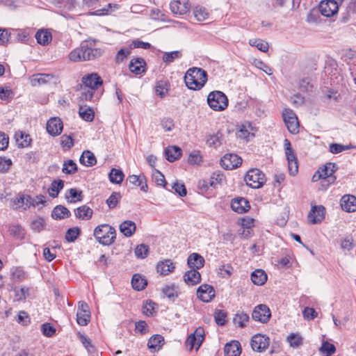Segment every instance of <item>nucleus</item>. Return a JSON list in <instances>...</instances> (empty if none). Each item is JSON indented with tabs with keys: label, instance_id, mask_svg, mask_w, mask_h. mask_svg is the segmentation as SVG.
Masks as SVG:
<instances>
[{
	"label": "nucleus",
	"instance_id": "1",
	"mask_svg": "<svg viewBox=\"0 0 356 356\" xmlns=\"http://www.w3.org/2000/svg\"><path fill=\"white\" fill-rule=\"evenodd\" d=\"M103 52L102 49L95 47L92 42L85 40L79 47L72 50L68 57L74 62L92 60L100 57Z\"/></svg>",
	"mask_w": 356,
	"mask_h": 356
},
{
	"label": "nucleus",
	"instance_id": "2",
	"mask_svg": "<svg viewBox=\"0 0 356 356\" xmlns=\"http://www.w3.org/2000/svg\"><path fill=\"white\" fill-rule=\"evenodd\" d=\"M184 81L189 89L200 90L207 81V73L200 67L189 68L184 76Z\"/></svg>",
	"mask_w": 356,
	"mask_h": 356
},
{
	"label": "nucleus",
	"instance_id": "3",
	"mask_svg": "<svg viewBox=\"0 0 356 356\" xmlns=\"http://www.w3.org/2000/svg\"><path fill=\"white\" fill-rule=\"evenodd\" d=\"M94 236L102 244H112L116 238L115 229L107 224L97 226L94 230Z\"/></svg>",
	"mask_w": 356,
	"mask_h": 356
},
{
	"label": "nucleus",
	"instance_id": "4",
	"mask_svg": "<svg viewBox=\"0 0 356 356\" xmlns=\"http://www.w3.org/2000/svg\"><path fill=\"white\" fill-rule=\"evenodd\" d=\"M209 106L214 111H223L228 106V99L221 91L211 92L207 97Z\"/></svg>",
	"mask_w": 356,
	"mask_h": 356
},
{
	"label": "nucleus",
	"instance_id": "5",
	"mask_svg": "<svg viewBox=\"0 0 356 356\" xmlns=\"http://www.w3.org/2000/svg\"><path fill=\"white\" fill-rule=\"evenodd\" d=\"M246 184L252 188H259L265 183L266 179L264 173L259 169H251L244 178Z\"/></svg>",
	"mask_w": 356,
	"mask_h": 356
},
{
	"label": "nucleus",
	"instance_id": "6",
	"mask_svg": "<svg viewBox=\"0 0 356 356\" xmlns=\"http://www.w3.org/2000/svg\"><path fill=\"white\" fill-rule=\"evenodd\" d=\"M204 339V330L202 327H199L187 337L185 345L190 350H192L195 346L196 349H198Z\"/></svg>",
	"mask_w": 356,
	"mask_h": 356
},
{
	"label": "nucleus",
	"instance_id": "7",
	"mask_svg": "<svg viewBox=\"0 0 356 356\" xmlns=\"http://www.w3.org/2000/svg\"><path fill=\"white\" fill-rule=\"evenodd\" d=\"M282 115L288 130L291 134H297L299 131V122L295 113L290 108H285Z\"/></svg>",
	"mask_w": 356,
	"mask_h": 356
},
{
	"label": "nucleus",
	"instance_id": "8",
	"mask_svg": "<svg viewBox=\"0 0 356 356\" xmlns=\"http://www.w3.org/2000/svg\"><path fill=\"white\" fill-rule=\"evenodd\" d=\"M318 8L321 15L330 17L338 13L339 4L335 0H323L319 3Z\"/></svg>",
	"mask_w": 356,
	"mask_h": 356
},
{
	"label": "nucleus",
	"instance_id": "9",
	"mask_svg": "<svg viewBox=\"0 0 356 356\" xmlns=\"http://www.w3.org/2000/svg\"><path fill=\"white\" fill-rule=\"evenodd\" d=\"M270 339L264 334H255L251 339V346L254 351L261 353L269 346Z\"/></svg>",
	"mask_w": 356,
	"mask_h": 356
},
{
	"label": "nucleus",
	"instance_id": "10",
	"mask_svg": "<svg viewBox=\"0 0 356 356\" xmlns=\"http://www.w3.org/2000/svg\"><path fill=\"white\" fill-rule=\"evenodd\" d=\"M242 163V159L235 154H226L220 159V165L225 170L237 168Z\"/></svg>",
	"mask_w": 356,
	"mask_h": 356
},
{
	"label": "nucleus",
	"instance_id": "11",
	"mask_svg": "<svg viewBox=\"0 0 356 356\" xmlns=\"http://www.w3.org/2000/svg\"><path fill=\"white\" fill-rule=\"evenodd\" d=\"M271 316V312L268 307L266 305H259L254 309L252 317L254 320L266 323L269 321Z\"/></svg>",
	"mask_w": 356,
	"mask_h": 356
},
{
	"label": "nucleus",
	"instance_id": "12",
	"mask_svg": "<svg viewBox=\"0 0 356 356\" xmlns=\"http://www.w3.org/2000/svg\"><path fill=\"white\" fill-rule=\"evenodd\" d=\"M197 296L202 302H209L215 297V290L211 285L202 284L198 287Z\"/></svg>",
	"mask_w": 356,
	"mask_h": 356
},
{
	"label": "nucleus",
	"instance_id": "13",
	"mask_svg": "<svg viewBox=\"0 0 356 356\" xmlns=\"http://www.w3.org/2000/svg\"><path fill=\"white\" fill-rule=\"evenodd\" d=\"M337 169L338 167L335 163H327L318 169V172L322 174L323 180L327 179L330 184L334 182L336 177L333 176V174L337 171Z\"/></svg>",
	"mask_w": 356,
	"mask_h": 356
},
{
	"label": "nucleus",
	"instance_id": "14",
	"mask_svg": "<svg viewBox=\"0 0 356 356\" xmlns=\"http://www.w3.org/2000/svg\"><path fill=\"white\" fill-rule=\"evenodd\" d=\"M325 209L323 206H314L308 214V218L312 224H318L325 218Z\"/></svg>",
	"mask_w": 356,
	"mask_h": 356
},
{
	"label": "nucleus",
	"instance_id": "15",
	"mask_svg": "<svg viewBox=\"0 0 356 356\" xmlns=\"http://www.w3.org/2000/svg\"><path fill=\"white\" fill-rule=\"evenodd\" d=\"M82 83L88 89L95 90L103 83L101 77L97 73L85 75L82 78Z\"/></svg>",
	"mask_w": 356,
	"mask_h": 356
},
{
	"label": "nucleus",
	"instance_id": "16",
	"mask_svg": "<svg viewBox=\"0 0 356 356\" xmlns=\"http://www.w3.org/2000/svg\"><path fill=\"white\" fill-rule=\"evenodd\" d=\"M63 129V122L58 118H52L47 123V131L51 136L60 135Z\"/></svg>",
	"mask_w": 356,
	"mask_h": 356
},
{
	"label": "nucleus",
	"instance_id": "17",
	"mask_svg": "<svg viewBox=\"0 0 356 356\" xmlns=\"http://www.w3.org/2000/svg\"><path fill=\"white\" fill-rule=\"evenodd\" d=\"M171 11L176 15H184L190 8V3L188 0H175L170 4Z\"/></svg>",
	"mask_w": 356,
	"mask_h": 356
},
{
	"label": "nucleus",
	"instance_id": "18",
	"mask_svg": "<svg viewBox=\"0 0 356 356\" xmlns=\"http://www.w3.org/2000/svg\"><path fill=\"white\" fill-rule=\"evenodd\" d=\"M231 207L233 211L238 213H243L249 211L250 205L249 202L244 197H238L232 200Z\"/></svg>",
	"mask_w": 356,
	"mask_h": 356
},
{
	"label": "nucleus",
	"instance_id": "19",
	"mask_svg": "<svg viewBox=\"0 0 356 356\" xmlns=\"http://www.w3.org/2000/svg\"><path fill=\"white\" fill-rule=\"evenodd\" d=\"M341 207L346 212L356 211V197L352 195H345L341 200Z\"/></svg>",
	"mask_w": 356,
	"mask_h": 356
},
{
	"label": "nucleus",
	"instance_id": "20",
	"mask_svg": "<svg viewBox=\"0 0 356 356\" xmlns=\"http://www.w3.org/2000/svg\"><path fill=\"white\" fill-rule=\"evenodd\" d=\"M198 268H191L185 273L184 280L188 285L194 286L197 284L201 280L200 273L197 270Z\"/></svg>",
	"mask_w": 356,
	"mask_h": 356
},
{
	"label": "nucleus",
	"instance_id": "21",
	"mask_svg": "<svg viewBox=\"0 0 356 356\" xmlns=\"http://www.w3.org/2000/svg\"><path fill=\"white\" fill-rule=\"evenodd\" d=\"M161 291L170 300L174 302L179 295V287L178 285L172 283L164 286Z\"/></svg>",
	"mask_w": 356,
	"mask_h": 356
},
{
	"label": "nucleus",
	"instance_id": "22",
	"mask_svg": "<svg viewBox=\"0 0 356 356\" xmlns=\"http://www.w3.org/2000/svg\"><path fill=\"white\" fill-rule=\"evenodd\" d=\"M146 63L141 58L131 59L129 65L130 71L136 74H140L145 70Z\"/></svg>",
	"mask_w": 356,
	"mask_h": 356
},
{
	"label": "nucleus",
	"instance_id": "23",
	"mask_svg": "<svg viewBox=\"0 0 356 356\" xmlns=\"http://www.w3.org/2000/svg\"><path fill=\"white\" fill-rule=\"evenodd\" d=\"M225 356H240L241 353V344L237 341L227 343L224 348Z\"/></svg>",
	"mask_w": 356,
	"mask_h": 356
},
{
	"label": "nucleus",
	"instance_id": "24",
	"mask_svg": "<svg viewBox=\"0 0 356 356\" xmlns=\"http://www.w3.org/2000/svg\"><path fill=\"white\" fill-rule=\"evenodd\" d=\"M267 274L261 268H256L255 270L251 273V280L257 286L264 284L267 281Z\"/></svg>",
	"mask_w": 356,
	"mask_h": 356
},
{
	"label": "nucleus",
	"instance_id": "25",
	"mask_svg": "<svg viewBox=\"0 0 356 356\" xmlns=\"http://www.w3.org/2000/svg\"><path fill=\"white\" fill-rule=\"evenodd\" d=\"M70 216L71 212L70 211V210L63 205L56 206L51 212V217L55 220H62L67 218Z\"/></svg>",
	"mask_w": 356,
	"mask_h": 356
},
{
	"label": "nucleus",
	"instance_id": "26",
	"mask_svg": "<svg viewBox=\"0 0 356 356\" xmlns=\"http://www.w3.org/2000/svg\"><path fill=\"white\" fill-rule=\"evenodd\" d=\"M75 216L83 220L90 219L93 214V211L87 205H82L74 210Z\"/></svg>",
	"mask_w": 356,
	"mask_h": 356
},
{
	"label": "nucleus",
	"instance_id": "27",
	"mask_svg": "<svg viewBox=\"0 0 356 356\" xmlns=\"http://www.w3.org/2000/svg\"><path fill=\"white\" fill-rule=\"evenodd\" d=\"M166 159L169 162H174L181 156V149L177 146H170L165 149Z\"/></svg>",
	"mask_w": 356,
	"mask_h": 356
},
{
	"label": "nucleus",
	"instance_id": "28",
	"mask_svg": "<svg viewBox=\"0 0 356 356\" xmlns=\"http://www.w3.org/2000/svg\"><path fill=\"white\" fill-rule=\"evenodd\" d=\"M35 37L38 43L43 46L47 45L52 40L51 32L44 29L38 30Z\"/></svg>",
	"mask_w": 356,
	"mask_h": 356
},
{
	"label": "nucleus",
	"instance_id": "29",
	"mask_svg": "<svg viewBox=\"0 0 356 356\" xmlns=\"http://www.w3.org/2000/svg\"><path fill=\"white\" fill-rule=\"evenodd\" d=\"M136 229V223L131 220H125L120 225V232L127 237L131 236Z\"/></svg>",
	"mask_w": 356,
	"mask_h": 356
},
{
	"label": "nucleus",
	"instance_id": "30",
	"mask_svg": "<svg viewBox=\"0 0 356 356\" xmlns=\"http://www.w3.org/2000/svg\"><path fill=\"white\" fill-rule=\"evenodd\" d=\"M164 343V338L160 334L153 335L147 343L148 348L154 351L159 350Z\"/></svg>",
	"mask_w": 356,
	"mask_h": 356
},
{
	"label": "nucleus",
	"instance_id": "31",
	"mask_svg": "<svg viewBox=\"0 0 356 356\" xmlns=\"http://www.w3.org/2000/svg\"><path fill=\"white\" fill-rule=\"evenodd\" d=\"M79 161L82 165L86 166H93L97 163L96 157L90 150L83 151L79 159Z\"/></svg>",
	"mask_w": 356,
	"mask_h": 356
},
{
	"label": "nucleus",
	"instance_id": "32",
	"mask_svg": "<svg viewBox=\"0 0 356 356\" xmlns=\"http://www.w3.org/2000/svg\"><path fill=\"white\" fill-rule=\"evenodd\" d=\"M83 197L82 191L76 188H70L65 194V199L69 203L81 202L83 200Z\"/></svg>",
	"mask_w": 356,
	"mask_h": 356
},
{
	"label": "nucleus",
	"instance_id": "33",
	"mask_svg": "<svg viewBox=\"0 0 356 356\" xmlns=\"http://www.w3.org/2000/svg\"><path fill=\"white\" fill-rule=\"evenodd\" d=\"M131 285L135 290L141 291L147 285V281L141 275L134 274L131 279Z\"/></svg>",
	"mask_w": 356,
	"mask_h": 356
},
{
	"label": "nucleus",
	"instance_id": "34",
	"mask_svg": "<svg viewBox=\"0 0 356 356\" xmlns=\"http://www.w3.org/2000/svg\"><path fill=\"white\" fill-rule=\"evenodd\" d=\"M79 116L86 122H92L95 118L94 111L90 107H86V105H79Z\"/></svg>",
	"mask_w": 356,
	"mask_h": 356
},
{
	"label": "nucleus",
	"instance_id": "35",
	"mask_svg": "<svg viewBox=\"0 0 356 356\" xmlns=\"http://www.w3.org/2000/svg\"><path fill=\"white\" fill-rule=\"evenodd\" d=\"M188 267H203L204 265V259L198 253H192L187 259Z\"/></svg>",
	"mask_w": 356,
	"mask_h": 356
},
{
	"label": "nucleus",
	"instance_id": "36",
	"mask_svg": "<svg viewBox=\"0 0 356 356\" xmlns=\"http://www.w3.org/2000/svg\"><path fill=\"white\" fill-rule=\"evenodd\" d=\"M15 139L17 143L18 147L24 148L29 147L31 143L30 136L25 132L19 131L15 134Z\"/></svg>",
	"mask_w": 356,
	"mask_h": 356
},
{
	"label": "nucleus",
	"instance_id": "37",
	"mask_svg": "<svg viewBox=\"0 0 356 356\" xmlns=\"http://www.w3.org/2000/svg\"><path fill=\"white\" fill-rule=\"evenodd\" d=\"M64 187V181L61 179H56L54 180L51 186L49 188V195L55 198L58 195L59 192Z\"/></svg>",
	"mask_w": 356,
	"mask_h": 356
},
{
	"label": "nucleus",
	"instance_id": "38",
	"mask_svg": "<svg viewBox=\"0 0 356 356\" xmlns=\"http://www.w3.org/2000/svg\"><path fill=\"white\" fill-rule=\"evenodd\" d=\"M53 78L54 76L50 74H39L33 76L31 79V83L34 86L45 84L49 82Z\"/></svg>",
	"mask_w": 356,
	"mask_h": 356
},
{
	"label": "nucleus",
	"instance_id": "39",
	"mask_svg": "<svg viewBox=\"0 0 356 356\" xmlns=\"http://www.w3.org/2000/svg\"><path fill=\"white\" fill-rule=\"evenodd\" d=\"M108 177L111 182L119 184L123 181L124 175L121 170L112 168Z\"/></svg>",
	"mask_w": 356,
	"mask_h": 356
},
{
	"label": "nucleus",
	"instance_id": "40",
	"mask_svg": "<svg viewBox=\"0 0 356 356\" xmlns=\"http://www.w3.org/2000/svg\"><path fill=\"white\" fill-rule=\"evenodd\" d=\"M193 14L196 19L199 22L204 21L209 18V13L203 6H197L193 9Z\"/></svg>",
	"mask_w": 356,
	"mask_h": 356
},
{
	"label": "nucleus",
	"instance_id": "41",
	"mask_svg": "<svg viewBox=\"0 0 356 356\" xmlns=\"http://www.w3.org/2000/svg\"><path fill=\"white\" fill-rule=\"evenodd\" d=\"M24 206L25 209L26 208H29L31 206L36 207L38 206L40 204H44L45 202V197L44 195H38V199L39 200L38 202H34L33 197H32L29 195H24Z\"/></svg>",
	"mask_w": 356,
	"mask_h": 356
},
{
	"label": "nucleus",
	"instance_id": "42",
	"mask_svg": "<svg viewBox=\"0 0 356 356\" xmlns=\"http://www.w3.org/2000/svg\"><path fill=\"white\" fill-rule=\"evenodd\" d=\"M77 335L88 353H95L96 351L95 347L92 344L90 339L86 335L81 332H78Z\"/></svg>",
	"mask_w": 356,
	"mask_h": 356
},
{
	"label": "nucleus",
	"instance_id": "43",
	"mask_svg": "<svg viewBox=\"0 0 356 356\" xmlns=\"http://www.w3.org/2000/svg\"><path fill=\"white\" fill-rule=\"evenodd\" d=\"M321 13L318 9H312L307 16V22L309 24H318L321 22Z\"/></svg>",
	"mask_w": 356,
	"mask_h": 356
},
{
	"label": "nucleus",
	"instance_id": "44",
	"mask_svg": "<svg viewBox=\"0 0 356 356\" xmlns=\"http://www.w3.org/2000/svg\"><path fill=\"white\" fill-rule=\"evenodd\" d=\"M346 3V16L343 17V22H346L351 15H353L356 12V0H344Z\"/></svg>",
	"mask_w": 356,
	"mask_h": 356
},
{
	"label": "nucleus",
	"instance_id": "45",
	"mask_svg": "<svg viewBox=\"0 0 356 356\" xmlns=\"http://www.w3.org/2000/svg\"><path fill=\"white\" fill-rule=\"evenodd\" d=\"M312 79L309 76L303 77L299 80L298 86L301 91L309 92L313 88Z\"/></svg>",
	"mask_w": 356,
	"mask_h": 356
},
{
	"label": "nucleus",
	"instance_id": "46",
	"mask_svg": "<svg viewBox=\"0 0 356 356\" xmlns=\"http://www.w3.org/2000/svg\"><path fill=\"white\" fill-rule=\"evenodd\" d=\"M224 179L225 177L222 173L219 171L214 172L211 176L208 184L210 186L216 188L218 184H221Z\"/></svg>",
	"mask_w": 356,
	"mask_h": 356
},
{
	"label": "nucleus",
	"instance_id": "47",
	"mask_svg": "<svg viewBox=\"0 0 356 356\" xmlns=\"http://www.w3.org/2000/svg\"><path fill=\"white\" fill-rule=\"evenodd\" d=\"M249 44L252 47H256L262 52H267L269 48L268 43L260 39H251L249 40Z\"/></svg>",
	"mask_w": 356,
	"mask_h": 356
},
{
	"label": "nucleus",
	"instance_id": "48",
	"mask_svg": "<svg viewBox=\"0 0 356 356\" xmlns=\"http://www.w3.org/2000/svg\"><path fill=\"white\" fill-rule=\"evenodd\" d=\"M78 170L76 164L71 159H68L63 163V172L67 175H73Z\"/></svg>",
	"mask_w": 356,
	"mask_h": 356
},
{
	"label": "nucleus",
	"instance_id": "49",
	"mask_svg": "<svg viewBox=\"0 0 356 356\" xmlns=\"http://www.w3.org/2000/svg\"><path fill=\"white\" fill-rule=\"evenodd\" d=\"M119 5L117 3H108L106 6L102 9L95 10L93 14L96 15H104L111 14L115 10L119 8Z\"/></svg>",
	"mask_w": 356,
	"mask_h": 356
},
{
	"label": "nucleus",
	"instance_id": "50",
	"mask_svg": "<svg viewBox=\"0 0 356 356\" xmlns=\"http://www.w3.org/2000/svg\"><path fill=\"white\" fill-rule=\"evenodd\" d=\"M287 341L293 348H298L303 343L302 337L298 334L292 333L287 337Z\"/></svg>",
	"mask_w": 356,
	"mask_h": 356
},
{
	"label": "nucleus",
	"instance_id": "51",
	"mask_svg": "<svg viewBox=\"0 0 356 356\" xmlns=\"http://www.w3.org/2000/svg\"><path fill=\"white\" fill-rule=\"evenodd\" d=\"M81 234V229L78 227H74L67 229L65 239L68 242H74Z\"/></svg>",
	"mask_w": 356,
	"mask_h": 356
},
{
	"label": "nucleus",
	"instance_id": "52",
	"mask_svg": "<svg viewBox=\"0 0 356 356\" xmlns=\"http://www.w3.org/2000/svg\"><path fill=\"white\" fill-rule=\"evenodd\" d=\"M284 147L287 161H293L295 160H297L296 155L294 152V150L291 147V143L287 139L284 140Z\"/></svg>",
	"mask_w": 356,
	"mask_h": 356
},
{
	"label": "nucleus",
	"instance_id": "53",
	"mask_svg": "<svg viewBox=\"0 0 356 356\" xmlns=\"http://www.w3.org/2000/svg\"><path fill=\"white\" fill-rule=\"evenodd\" d=\"M181 57V53L179 51H174L170 52H165L163 55V61L165 63H171L177 58Z\"/></svg>",
	"mask_w": 356,
	"mask_h": 356
},
{
	"label": "nucleus",
	"instance_id": "54",
	"mask_svg": "<svg viewBox=\"0 0 356 356\" xmlns=\"http://www.w3.org/2000/svg\"><path fill=\"white\" fill-rule=\"evenodd\" d=\"M12 31L8 32L6 29L0 28V44L5 45L8 42H13Z\"/></svg>",
	"mask_w": 356,
	"mask_h": 356
},
{
	"label": "nucleus",
	"instance_id": "55",
	"mask_svg": "<svg viewBox=\"0 0 356 356\" xmlns=\"http://www.w3.org/2000/svg\"><path fill=\"white\" fill-rule=\"evenodd\" d=\"M249 320V316L245 313L236 314L234 317L233 321L236 325L240 327H243L245 325V323Z\"/></svg>",
	"mask_w": 356,
	"mask_h": 356
},
{
	"label": "nucleus",
	"instance_id": "56",
	"mask_svg": "<svg viewBox=\"0 0 356 356\" xmlns=\"http://www.w3.org/2000/svg\"><path fill=\"white\" fill-rule=\"evenodd\" d=\"M121 197L122 196L120 193L113 192L110 197L106 200V204L109 209H114L117 206Z\"/></svg>",
	"mask_w": 356,
	"mask_h": 356
},
{
	"label": "nucleus",
	"instance_id": "57",
	"mask_svg": "<svg viewBox=\"0 0 356 356\" xmlns=\"http://www.w3.org/2000/svg\"><path fill=\"white\" fill-rule=\"evenodd\" d=\"M319 350L323 353H325L326 356H331L335 353L336 348L332 343L324 341L323 342Z\"/></svg>",
	"mask_w": 356,
	"mask_h": 356
},
{
	"label": "nucleus",
	"instance_id": "58",
	"mask_svg": "<svg viewBox=\"0 0 356 356\" xmlns=\"http://www.w3.org/2000/svg\"><path fill=\"white\" fill-rule=\"evenodd\" d=\"M254 128L250 122L243 124L239 129V137L248 138L250 134V130L253 131Z\"/></svg>",
	"mask_w": 356,
	"mask_h": 356
},
{
	"label": "nucleus",
	"instance_id": "59",
	"mask_svg": "<svg viewBox=\"0 0 356 356\" xmlns=\"http://www.w3.org/2000/svg\"><path fill=\"white\" fill-rule=\"evenodd\" d=\"M227 312L223 310H216L214 313L216 323L218 325H224L227 321Z\"/></svg>",
	"mask_w": 356,
	"mask_h": 356
},
{
	"label": "nucleus",
	"instance_id": "60",
	"mask_svg": "<svg viewBox=\"0 0 356 356\" xmlns=\"http://www.w3.org/2000/svg\"><path fill=\"white\" fill-rule=\"evenodd\" d=\"M149 252V247L145 244L138 245L135 249V254L138 258L144 259Z\"/></svg>",
	"mask_w": 356,
	"mask_h": 356
},
{
	"label": "nucleus",
	"instance_id": "61",
	"mask_svg": "<svg viewBox=\"0 0 356 356\" xmlns=\"http://www.w3.org/2000/svg\"><path fill=\"white\" fill-rule=\"evenodd\" d=\"M24 195L18 194L11 200V207L13 209L21 208L24 206Z\"/></svg>",
	"mask_w": 356,
	"mask_h": 356
},
{
	"label": "nucleus",
	"instance_id": "62",
	"mask_svg": "<svg viewBox=\"0 0 356 356\" xmlns=\"http://www.w3.org/2000/svg\"><path fill=\"white\" fill-rule=\"evenodd\" d=\"M41 331L44 336L50 337L55 334L56 329L51 323H45L41 325Z\"/></svg>",
	"mask_w": 356,
	"mask_h": 356
},
{
	"label": "nucleus",
	"instance_id": "63",
	"mask_svg": "<svg viewBox=\"0 0 356 356\" xmlns=\"http://www.w3.org/2000/svg\"><path fill=\"white\" fill-rule=\"evenodd\" d=\"M44 220L42 218H38L32 221L31 227L34 232H40L44 229Z\"/></svg>",
	"mask_w": 356,
	"mask_h": 356
},
{
	"label": "nucleus",
	"instance_id": "64",
	"mask_svg": "<svg viewBox=\"0 0 356 356\" xmlns=\"http://www.w3.org/2000/svg\"><path fill=\"white\" fill-rule=\"evenodd\" d=\"M10 234L17 237L18 238H23L25 235L24 229L19 225H13L10 228Z\"/></svg>",
	"mask_w": 356,
	"mask_h": 356
}]
</instances>
